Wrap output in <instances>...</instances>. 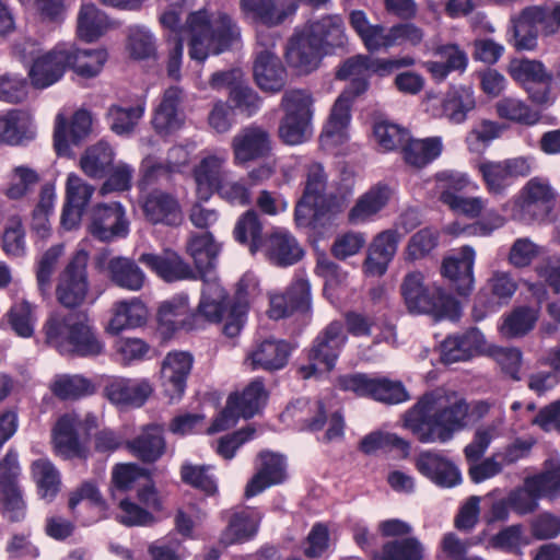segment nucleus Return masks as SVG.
<instances>
[{"mask_svg": "<svg viewBox=\"0 0 560 560\" xmlns=\"http://www.w3.org/2000/svg\"><path fill=\"white\" fill-rule=\"evenodd\" d=\"M68 56L66 45H58L50 51L37 57L28 70L32 85L36 89H46L58 82L69 68Z\"/></svg>", "mask_w": 560, "mask_h": 560, "instance_id": "15", "label": "nucleus"}, {"mask_svg": "<svg viewBox=\"0 0 560 560\" xmlns=\"http://www.w3.org/2000/svg\"><path fill=\"white\" fill-rule=\"evenodd\" d=\"M34 129L27 113L13 109L0 117V142L16 145L34 138Z\"/></svg>", "mask_w": 560, "mask_h": 560, "instance_id": "40", "label": "nucleus"}, {"mask_svg": "<svg viewBox=\"0 0 560 560\" xmlns=\"http://www.w3.org/2000/svg\"><path fill=\"white\" fill-rule=\"evenodd\" d=\"M424 547L416 537L394 539L383 545L378 560H423Z\"/></svg>", "mask_w": 560, "mask_h": 560, "instance_id": "54", "label": "nucleus"}, {"mask_svg": "<svg viewBox=\"0 0 560 560\" xmlns=\"http://www.w3.org/2000/svg\"><path fill=\"white\" fill-rule=\"evenodd\" d=\"M477 186L462 172L445 170L435 175V190L439 200L450 206L464 192L475 190Z\"/></svg>", "mask_w": 560, "mask_h": 560, "instance_id": "38", "label": "nucleus"}, {"mask_svg": "<svg viewBox=\"0 0 560 560\" xmlns=\"http://www.w3.org/2000/svg\"><path fill=\"white\" fill-rule=\"evenodd\" d=\"M43 330L46 343L63 355L95 358L104 352V342L83 312H54Z\"/></svg>", "mask_w": 560, "mask_h": 560, "instance_id": "3", "label": "nucleus"}, {"mask_svg": "<svg viewBox=\"0 0 560 560\" xmlns=\"http://www.w3.org/2000/svg\"><path fill=\"white\" fill-rule=\"evenodd\" d=\"M142 211L144 218L155 225L178 226L184 220L178 199L161 189H154L144 197Z\"/></svg>", "mask_w": 560, "mask_h": 560, "instance_id": "16", "label": "nucleus"}, {"mask_svg": "<svg viewBox=\"0 0 560 560\" xmlns=\"http://www.w3.org/2000/svg\"><path fill=\"white\" fill-rule=\"evenodd\" d=\"M88 231L103 243L126 238L130 231V221L125 207L120 202L95 205L90 212Z\"/></svg>", "mask_w": 560, "mask_h": 560, "instance_id": "10", "label": "nucleus"}, {"mask_svg": "<svg viewBox=\"0 0 560 560\" xmlns=\"http://www.w3.org/2000/svg\"><path fill=\"white\" fill-rule=\"evenodd\" d=\"M405 161L416 167H423L435 160L442 151L440 138L411 139L402 147Z\"/></svg>", "mask_w": 560, "mask_h": 560, "instance_id": "49", "label": "nucleus"}, {"mask_svg": "<svg viewBox=\"0 0 560 560\" xmlns=\"http://www.w3.org/2000/svg\"><path fill=\"white\" fill-rule=\"evenodd\" d=\"M55 187L51 184H45L40 189L39 201L32 212V231L40 238H46L50 234L49 218L54 212Z\"/></svg>", "mask_w": 560, "mask_h": 560, "instance_id": "52", "label": "nucleus"}, {"mask_svg": "<svg viewBox=\"0 0 560 560\" xmlns=\"http://www.w3.org/2000/svg\"><path fill=\"white\" fill-rule=\"evenodd\" d=\"M192 363V355L185 351L170 352L164 358L161 368V381L164 394L171 402L179 399L185 393Z\"/></svg>", "mask_w": 560, "mask_h": 560, "instance_id": "14", "label": "nucleus"}, {"mask_svg": "<svg viewBox=\"0 0 560 560\" xmlns=\"http://www.w3.org/2000/svg\"><path fill=\"white\" fill-rule=\"evenodd\" d=\"M115 159L113 148L105 141L89 147L80 159L81 170L91 178L107 176Z\"/></svg>", "mask_w": 560, "mask_h": 560, "instance_id": "42", "label": "nucleus"}, {"mask_svg": "<svg viewBox=\"0 0 560 560\" xmlns=\"http://www.w3.org/2000/svg\"><path fill=\"white\" fill-rule=\"evenodd\" d=\"M109 26L105 13L93 3L81 5L78 14V35L85 42H94L101 37Z\"/></svg>", "mask_w": 560, "mask_h": 560, "instance_id": "46", "label": "nucleus"}, {"mask_svg": "<svg viewBox=\"0 0 560 560\" xmlns=\"http://www.w3.org/2000/svg\"><path fill=\"white\" fill-rule=\"evenodd\" d=\"M347 340L348 336L342 322L334 320L315 337L307 352V359L310 361H318L327 371H331Z\"/></svg>", "mask_w": 560, "mask_h": 560, "instance_id": "13", "label": "nucleus"}, {"mask_svg": "<svg viewBox=\"0 0 560 560\" xmlns=\"http://www.w3.org/2000/svg\"><path fill=\"white\" fill-rule=\"evenodd\" d=\"M129 451L143 463H154L166 450L164 428L161 424L145 425L141 433L128 442Z\"/></svg>", "mask_w": 560, "mask_h": 560, "instance_id": "30", "label": "nucleus"}, {"mask_svg": "<svg viewBox=\"0 0 560 560\" xmlns=\"http://www.w3.org/2000/svg\"><path fill=\"white\" fill-rule=\"evenodd\" d=\"M487 189L491 194L501 195L512 184V178L508 173L503 161L482 162L478 165Z\"/></svg>", "mask_w": 560, "mask_h": 560, "instance_id": "63", "label": "nucleus"}, {"mask_svg": "<svg viewBox=\"0 0 560 560\" xmlns=\"http://www.w3.org/2000/svg\"><path fill=\"white\" fill-rule=\"evenodd\" d=\"M400 293L404 303L411 314H428L435 319L456 320L460 316L458 301L441 287H430L424 283L421 271H410L405 275Z\"/></svg>", "mask_w": 560, "mask_h": 560, "instance_id": "5", "label": "nucleus"}, {"mask_svg": "<svg viewBox=\"0 0 560 560\" xmlns=\"http://www.w3.org/2000/svg\"><path fill=\"white\" fill-rule=\"evenodd\" d=\"M268 394L260 380L252 381L242 392L228 397L225 408L218 415L208 429V433H217L235 425L238 418H253L266 405Z\"/></svg>", "mask_w": 560, "mask_h": 560, "instance_id": "7", "label": "nucleus"}, {"mask_svg": "<svg viewBox=\"0 0 560 560\" xmlns=\"http://www.w3.org/2000/svg\"><path fill=\"white\" fill-rule=\"evenodd\" d=\"M310 308V284L305 279H296L283 294L270 296L269 316L273 319L284 318L294 312Z\"/></svg>", "mask_w": 560, "mask_h": 560, "instance_id": "26", "label": "nucleus"}, {"mask_svg": "<svg viewBox=\"0 0 560 560\" xmlns=\"http://www.w3.org/2000/svg\"><path fill=\"white\" fill-rule=\"evenodd\" d=\"M348 37L343 20L338 14H326L307 21L296 28L287 45V59L300 72L310 73L322 59L346 47Z\"/></svg>", "mask_w": 560, "mask_h": 560, "instance_id": "2", "label": "nucleus"}, {"mask_svg": "<svg viewBox=\"0 0 560 560\" xmlns=\"http://www.w3.org/2000/svg\"><path fill=\"white\" fill-rule=\"evenodd\" d=\"M440 234L432 228H424L416 232L408 241L405 249V259L415 262L427 258L438 246Z\"/></svg>", "mask_w": 560, "mask_h": 560, "instance_id": "57", "label": "nucleus"}, {"mask_svg": "<svg viewBox=\"0 0 560 560\" xmlns=\"http://www.w3.org/2000/svg\"><path fill=\"white\" fill-rule=\"evenodd\" d=\"M537 322L535 310L528 306L514 308L500 326L501 334L506 338H518L528 334Z\"/></svg>", "mask_w": 560, "mask_h": 560, "instance_id": "55", "label": "nucleus"}, {"mask_svg": "<svg viewBox=\"0 0 560 560\" xmlns=\"http://www.w3.org/2000/svg\"><path fill=\"white\" fill-rule=\"evenodd\" d=\"M88 252L74 253L65 269L59 273L56 285V299L60 305L73 310L82 306L89 295Z\"/></svg>", "mask_w": 560, "mask_h": 560, "instance_id": "8", "label": "nucleus"}, {"mask_svg": "<svg viewBox=\"0 0 560 560\" xmlns=\"http://www.w3.org/2000/svg\"><path fill=\"white\" fill-rule=\"evenodd\" d=\"M78 424L79 420L74 415H65L57 421L52 439L58 455L65 458H85L86 451L79 441Z\"/></svg>", "mask_w": 560, "mask_h": 560, "instance_id": "33", "label": "nucleus"}, {"mask_svg": "<svg viewBox=\"0 0 560 560\" xmlns=\"http://www.w3.org/2000/svg\"><path fill=\"white\" fill-rule=\"evenodd\" d=\"M392 190L388 185L378 183L361 195L348 212V221L353 225L365 223L380 213L388 203Z\"/></svg>", "mask_w": 560, "mask_h": 560, "instance_id": "29", "label": "nucleus"}, {"mask_svg": "<svg viewBox=\"0 0 560 560\" xmlns=\"http://www.w3.org/2000/svg\"><path fill=\"white\" fill-rule=\"evenodd\" d=\"M370 398L387 405H397L409 400L410 396L401 382L374 377Z\"/></svg>", "mask_w": 560, "mask_h": 560, "instance_id": "59", "label": "nucleus"}, {"mask_svg": "<svg viewBox=\"0 0 560 560\" xmlns=\"http://www.w3.org/2000/svg\"><path fill=\"white\" fill-rule=\"evenodd\" d=\"M234 162L245 165L259 159H267L272 151L271 135L258 125H249L241 129L232 139Z\"/></svg>", "mask_w": 560, "mask_h": 560, "instance_id": "12", "label": "nucleus"}, {"mask_svg": "<svg viewBox=\"0 0 560 560\" xmlns=\"http://www.w3.org/2000/svg\"><path fill=\"white\" fill-rule=\"evenodd\" d=\"M139 261L152 269L166 282L197 278V272L191 266L182 256L172 250H165L160 255L145 253L140 256Z\"/></svg>", "mask_w": 560, "mask_h": 560, "instance_id": "22", "label": "nucleus"}, {"mask_svg": "<svg viewBox=\"0 0 560 560\" xmlns=\"http://www.w3.org/2000/svg\"><path fill=\"white\" fill-rule=\"evenodd\" d=\"M31 470L40 498L54 500L61 485L59 471L54 464L46 458H39L32 463Z\"/></svg>", "mask_w": 560, "mask_h": 560, "instance_id": "48", "label": "nucleus"}, {"mask_svg": "<svg viewBox=\"0 0 560 560\" xmlns=\"http://www.w3.org/2000/svg\"><path fill=\"white\" fill-rule=\"evenodd\" d=\"M510 73L514 80L523 84L551 81V75L547 73L545 66L537 60H514L510 65Z\"/></svg>", "mask_w": 560, "mask_h": 560, "instance_id": "62", "label": "nucleus"}, {"mask_svg": "<svg viewBox=\"0 0 560 560\" xmlns=\"http://www.w3.org/2000/svg\"><path fill=\"white\" fill-rule=\"evenodd\" d=\"M369 81L365 75L352 78L343 92L336 100L329 119L325 125L320 141L323 143L339 144L346 138V129L350 122V107L353 100L365 93Z\"/></svg>", "mask_w": 560, "mask_h": 560, "instance_id": "11", "label": "nucleus"}, {"mask_svg": "<svg viewBox=\"0 0 560 560\" xmlns=\"http://www.w3.org/2000/svg\"><path fill=\"white\" fill-rule=\"evenodd\" d=\"M107 278L118 288L137 292L145 283V275L131 258L116 256L108 260L105 267Z\"/></svg>", "mask_w": 560, "mask_h": 560, "instance_id": "35", "label": "nucleus"}, {"mask_svg": "<svg viewBox=\"0 0 560 560\" xmlns=\"http://www.w3.org/2000/svg\"><path fill=\"white\" fill-rule=\"evenodd\" d=\"M313 103V96L307 90L292 89L283 93L280 107L285 116L312 121Z\"/></svg>", "mask_w": 560, "mask_h": 560, "instance_id": "56", "label": "nucleus"}, {"mask_svg": "<svg viewBox=\"0 0 560 560\" xmlns=\"http://www.w3.org/2000/svg\"><path fill=\"white\" fill-rule=\"evenodd\" d=\"M220 250V244L210 232L191 233L186 242V252L191 257L202 280L215 276L213 269L217 266Z\"/></svg>", "mask_w": 560, "mask_h": 560, "instance_id": "24", "label": "nucleus"}, {"mask_svg": "<svg viewBox=\"0 0 560 560\" xmlns=\"http://www.w3.org/2000/svg\"><path fill=\"white\" fill-rule=\"evenodd\" d=\"M476 106L471 90L458 88L450 91L443 100V115L453 124H462Z\"/></svg>", "mask_w": 560, "mask_h": 560, "instance_id": "50", "label": "nucleus"}, {"mask_svg": "<svg viewBox=\"0 0 560 560\" xmlns=\"http://www.w3.org/2000/svg\"><path fill=\"white\" fill-rule=\"evenodd\" d=\"M147 316L148 310L139 299L120 301L115 305L107 330L117 335L124 329L140 327L145 323Z\"/></svg>", "mask_w": 560, "mask_h": 560, "instance_id": "37", "label": "nucleus"}, {"mask_svg": "<svg viewBox=\"0 0 560 560\" xmlns=\"http://www.w3.org/2000/svg\"><path fill=\"white\" fill-rule=\"evenodd\" d=\"M189 318L188 298L176 295L164 301L158 311V323L165 334L183 328Z\"/></svg>", "mask_w": 560, "mask_h": 560, "instance_id": "44", "label": "nucleus"}, {"mask_svg": "<svg viewBox=\"0 0 560 560\" xmlns=\"http://www.w3.org/2000/svg\"><path fill=\"white\" fill-rule=\"evenodd\" d=\"M106 397L116 405L142 406L152 393V387L145 381L129 378H113L105 386Z\"/></svg>", "mask_w": 560, "mask_h": 560, "instance_id": "34", "label": "nucleus"}, {"mask_svg": "<svg viewBox=\"0 0 560 560\" xmlns=\"http://www.w3.org/2000/svg\"><path fill=\"white\" fill-rule=\"evenodd\" d=\"M266 258L275 266L288 267L299 262L304 250L298 240L285 230H275L260 245Z\"/></svg>", "mask_w": 560, "mask_h": 560, "instance_id": "19", "label": "nucleus"}, {"mask_svg": "<svg viewBox=\"0 0 560 560\" xmlns=\"http://www.w3.org/2000/svg\"><path fill=\"white\" fill-rule=\"evenodd\" d=\"M359 448L366 455H372L377 451H390L393 448L407 453L410 448V444L395 433L375 431L361 440Z\"/></svg>", "mask_w": 560, "mask_h": 560, "instance_id": "60", "label": "nucleus"}, {"mask_svg": "<svg viewBox=\"0 0 560 560\" xmlns=\"http://www.w3.org/2000/svg\"><path fill=\"white\" fill-rule=\"evenodd\" d=\"M69 54V68L82 78H94L100 74L108 54L105 49H80L74 46H66Z\"/></svg>", "mask_w": 560, "mask_h": 560, "instance_id": "39", "label": "nucleus"}, {"mask_svg": "<svg viewBox=\"0 0 560 560\" xmlns=\"http://www.w3.org/2000/svg\"><path fill=\"white\" fill-rule=\"evenodd\" d=\"M182 90L179 88L171 86L164 92L152 120L153 127L159 133H170L180 127L183 122L178 112Z\"/></svg>", "mask_w": 560, "mask_h": 560, "instance_id": "36", "label": "nucleus"}, {"mask_svg": "<svg viewBox=\"0 0 560 560\" xmlns=\"http://www.w3.org/2000/svg\"><path fill=\"white\" fill-rule=\"evenodd\" d=\"M556 192L549 180L542 177L530 178L514 200V215L521 221H545L552 212Z\"/></svg>", "mask_w": 560, "mask_h": 560, "instance_id": "9", "label": "nucleus"}, {"mask_svg": "<svg viewBox=\"0 0 560 560\" xmlns=\"http://www.w3.org/2000/svg\"><path fill=\"white\" fill-rule=\"evenodd\" d=\"M225 161L224 156L208 155L195 167L194 179L199 200L207 201L225 178L226 172L223 170Z\"/></svg>", "mask_w": 560, "mask_h": 560, "instance_id": "31", "label": "nucleus"}, {"mask_svg": "<svg viewBox=\"0 0 560 560\" xmlns=\"http://www.w3.org/2000/svg\"><path fill=\"white\" fill-rule=\"evenodd\" d=\"M293 347L285 340L267 339L260 342L248 355L253 369L278 371L283 369Z\"/></svg>", "mask_w": 560, "mask_h": 560, "instance_id": "32", "label": "nucleus"}, {"mask_svg": "<svg viewBox=\"0 0 560 560\" xmlns=\"http://www.w3.org/2000/svg\"><path fill=\"white\" fill-rule=\"evenodd\" d=\"M95 188L74 173H70L66 183V202L61 213V224L71 230L81 221Z\"/></svg>", "mask_w": 560, "mask_h": 560, "instance_id": "18", "label": "nucleus"}, {"mask_svg": "<svg viewBox=\"0 0 560 560\" xmlns=\"http://www.w3.org/2000/svg\"><path fill=\"white\" fill-rule=\"evenodd\" d=\"M92 118L88 110L80 109L72 116L69 128L61 116L57 117L54 145L58 155H68L70 144L78 145L90 133Z\"/></svg>", "mask_w": 560, "mask_h": 560, "instance_id": "25", "label": "nucleus"}, {"mask_svg": "<svg viewBox=\"0 0 560 560\" xmlns=\"http://www.w3.org/2000/svg\"><path fill=\"white\" fill-rule=\"evenodd\" d=\"M469 407L455 393H425L404 416L405 427L421 443H447L466 427Z\"/></svg>", "mask_w": 560, "mask_h": 560, "instance_id": "1", "label": "nucleus"}, {"mask_svg": "<svg viewBox=\"0 0 560 560\" xmlns=\"http://www.w3.org/2000/svg\"><path fill=\"white\" fill-rule=\"evenodd\" d=\"M418 471L441 488H452L460 483L458 467L442 453L421 452L416 459Z\"/></svg>", "mask_w": 560, "mask_h": 560, "instance_id": "17", "label": "nucleus"}, {"mask_svg": "<svg viewBox=\"0 0 560 560\" xmlns=\"http://www.w3.org/2000/svg\"><path fill=\"white\" fill-rule=\"evenodd\" d=\"M51 390L60 399H75L92 393L93 386L81 375H62L55 380Z\"/></svg>", "mask_w": 560, "mask_h": 560, "instance_id": "64", "label": "nucleus"}, {"mask_svg": "<svg viewBox=\"0 0 560 560\" xmlns=\"http://www.w3.org/2000/svg\"><path fill=\"white\" fill-rule=\"evenodd\" d=\"M529 478L530 485L538 489L542 498L553 500L560 497V460L558 458L547 459L544 470Z\"/></svg>", "mask_w": 560, "mask_h": 560, "instance_id": "58", "label": "nucleus"}, {"mask_svg": "<svg viewBox=\"0 0 560 560\" xmlns=\"http://www.w3.org/2000/svg\"><path fill=\"white\" fill-rule=\"evenodd\" d=\"M240 7L254 23L269 27L281 24L287 18V13L277 8L275 0H241Z\"/></svg>", "mask_w": 560, "mask_h": 560, "instance_id": "47", "label": "nucleus"}, {"mask_svg": "<svg viewBox=\"0 0 560 560\" xmlns=\"http://www.w3.org/2000/svg\"><path fill=\"white\" fill-rule=\"evenodd\" d=\"M485 336L476 328H469L463 334L447 337L441 343V360L446 363L467 361L482 352Z\"/></svg>", "mask_w": 560, "mask_h": 560, "instance_id": "23", "label": "nucleus"}, {"mask_svg": "<svg viewBox=\"0 0 560 560\" xmlns=\"http://www.w3.org/2000/svg\"><path fill=\"white\" fill-rule=\"evenodd\" d=\"M474 264L475 250L470 246H463L457 254L443 260L442 275L462 296H467L474 289Z\"/></svg>", "mask_w": 560, "mask_h": 560, "instance_id": "20", "label": "nucleus"}, {"mask_svg": "<svg viewBox=\"0 0 560 560\" xmlns=\"http://www.w3.org/2000/svg\"><path fill=\"white\" fill-rule=\"evenodd\" d=\"M259 518L247 511L235 512L220 536V544L231 546L252 539L258 532Z\"/></svg>", "mask_w": 560, "mask_h": 560, "instance_id": "43", "label": "nucleus"}, {"mask_svg": "<svg viewBox=\"0 0 560 560\" xmlns=\"http://www.w3.org/2000/svg\"><path fill=\"white\" fill-rule=\"evenodd\" d=\"M144 110V103L128 107L114 104L107 109L106 120L110 130L117 136H130L136 130Z\"/></svg>", "mask_w": 560, "mask_h": 560, "instance_id": "45", "label": "nucleus"}, {"mask_svg": "<svg viewBox=\"0 0 560 560\" xmlns=\"http://www.w3.org/2000/svg\"><path fill=\"white\" fill-rule=\"evenodd\" d=\"M62 253L63 245L57 244L48 248L38 260L36 280L38 290L43 296L50 293L52 275Z\"/></svg>", "mask_w": 560, "mask_h": 560, "instance_id": "61", "label": "nucleus"}, {"mask_svg": "<svg viewBox=\"0 0 560 560\" xmlns=\"http://www.w3.org/2000/svg\"><path fill=\"white\" fill-rule=\"evenodd\" d=\"M1 248L9 257L21 258L26 254V232L19 214L7 218L1 236Z\"/></svg>", "mask_w": 560, "mask_h": 560, "instance_id": "51", "label": "nucleus"}, {"mask_svg": "<svg viewBox=\"0 0 560 560\" xmlns=\"http://www.w3.org/2000/svg\"><path fill=\"white\" fill-rule=\"evenodd\" d=\"M327 175L320 163L314 162L308 165L303 195L305 199H311L318 205L330 206V208L341 211L342 205L335 195L326 194Z\"/></svg>", "mask_w": 560, "mask_h": 560, "instance_id": "41", "label": "nucleus"}, {"mask_svg": "<svg viewBox=\"0 0 560 560\" xmlns=\"http://www.w3.org/2000/svg\"><path fill=\"white\" fill-rule=\"evenodd\" d=\"M400 235L396 230H386L380 233L372 242L364 261L366 273L382 276L394 258Z\"/></svg>", "mask_w": 560, "mask_h": 560, "instance_id": "28", "label": "nucleus"}, {"mask_svg": "<svg viewBox=\"0 0 560 560\" xmlns=\"http://www.w3.org/2000/svg\"><path fill=\"white\" fill-rule=\"evenodd\" d=\"M261 464L245 488V497L252 498L265 489L283 482L287 478L285 458L270 451H262L258 455Z\"/></svg>", "mask_w": 560, "mask_h": 560, "instance_id": "21", "label": "nucleus"}, {"mask_svg": "<svg viewBox=\"0 0 560 560\" xmlns=\"http://www.w3.org/2000/svg\"><path fill=\"white\" fill-rule=\"evenodd\" d=\"M199 313L210 322H224L222 331L233 338L242 330L247 313V304L236 300L228 302L225 290L217 281L215 276L203 279Z\"/></svg>", "mask_w": 560, "mask_h": 560, "instance_id": "6", "label": "nucleus"}, {"mask_svg": "<svg viewBox=\"0 0 560 560\" xmlns=\"http://www.w3.org/2000/svg\"><path fill=\"white\" fill-rule=\"evenodd\" d=\"M254 78L265 92L278 93L287 82V70L280 58L270 50L260 51L254 62Z\"/></svg>", "mask_w": 560, "mask_h": 560, "instance_id": "27", "label": "nucleus"}, {"mask_svg": "<svg viewBox=\"0 0 560 560\" xmlns=\"http://www.w3.org/2000/svg\"><path fill=\"white\" fill-rule=\"evenodd\" d=\"M262 226L258 214L254 210L246 211L236 222L234 228V237L241 244H248L252 254L260 250L264 242L261 236Z\"/></svg>", "mask_w": 560, "mask_h": 560, "instance_id": "53", "label": "nucleus"}, {"mask_svg": "<svg viewBox=\"0 0 560 560\" xmlns=\"http://www.w3.org/2000/svg\"><path fill=\"white\" fill-rule=\"evenodd\" d=\"M189 33V57L205 61L210 54L219 55L231 48L240 38V28L232 18L218 12L210 15L206 10L191 12L186 20Z\"/></svg>", "mask_w": 560, "mask_h": 560, "instance_id": "4", "label": "nucleus"}]
</instances>
